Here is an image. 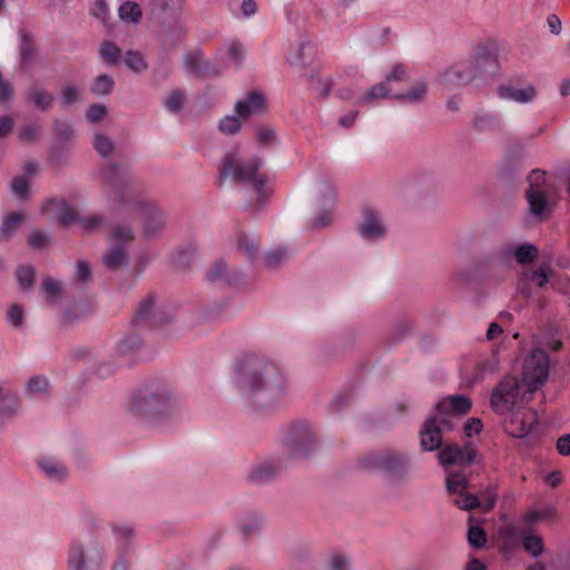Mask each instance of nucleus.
<instances>
[{
    "instance_id": "obj_51",
    "label": "nucleus",
    "mask_w": 570,
    "mask_h": 570,
    "mask_svg": "<svg viewBox=\"0 0 570 570\" xmlns=\"http://www.w3.org/2000/svg\"><path fill=\"white\" fill-rule=\"evenodd\" d=\"M196 255V248L193 245L181 247L177 249L175 256V263L179 268H186L189 266L193 257Z\"/></svg>"
},
{
    "instance_id": "obj_8",
    "label": "nucleus",
    "mask_w": 570,
    "mask_h": 570,
    "mask_svg": "<svg viewBox=\"0 0 570 570\" xmlns=\"http://www.w3.org/2000/svg\"><path fill=\"white\" fill-rule=\"evenodd\" d=\"M106 562V550L97 535L75 540L68 548L67 570H104Z\"/></svg>"
},
{
    "instance_id": "obj_1",
    "label": "nucleus",
    "mask_w": 570,
    "mask_h": 570,
    "mask_svg": "<svg viewBox=\"0 0 570 570\" xmlns=\"http://www.w3.org/2000/svg\"><path fill=\"white\" fill-rule=\"evenodd\" d=\"M105 195L114 197L121 213L136 215L141 220L142 236L157 237L167 226L165 212L140 196L139 186L127 165L111 164L101 170Z\"/></svg>"
},
{
    "instance_id": "obj_12",
    "label": "nucleus",
    "mask_w": 570,
    "mask_h": 570,
    "mask_svg": "<svg viewBox=\"0 0 570 570\" xmlns=\"http://www.w3.org/2000/svg\"><path fill=\"white\" fill-rule=\"evenodd\" d=\"M98 539L107 541L116 554H131L135 549V531L125 524H108L100 528Z\"/></svg>"
},
{
    "instance_id": "obj_59",
    "label": "nucleus",
    "mask_w": 570,
    "mask_h": 570,
    "mask_svg": "<svg viewBox=\"0 0 570 570\" xmlns=\"http://www.w3.org/2000/svg\"><path fill=\"white\" fill-rule=\"evenodd\" d=\"M7 320L12 326L19 327L23 320L22 307L17 304L12 305L8 311Z\"/></svg>"
},
{
    "instance_id": "obj_33",
    "label": "nucleus",
    "mask_w": 570,
    "mask_h": 570,
    "mask_svg": "<svg viewBox=\"0 0 570 570\" xmlns=\"http://www.w3.org/2000/svg\"><path fill=\"white\" fill-rule=\"evenodd\" d=\"M530 210L533 215H541L547 207L546 189H529L527 193Z\"/></svg>"
},
{
    "instance_id": "obj_42",
    "label": "nucleus",
    "mask_w": 570,
    "mask_h": 570,
    "mask_svg": "<svg viewBox=\"0 0 570 570\" xmlns=\"http://www.w3.org/2000/svg\"><path fill=\"white\" fill-rule=\"evenodd\" d=\"M428 92V87L424 82H417L410 88L405 94L395 95L394 98L397 100L407 99L411 102H420L423 100Z\"/></svg>"
},
{
    "instance_id": "obj_63",
    "label": "nucleus",
    "mask_w": 570,
    "mask_h": 570,
    "mask_svg": "<svg viewBox=\"0 0 570 570\" xmlns=\"http://www.w3.org/2000/svg\"><path fill=\"white\" fill-rule=\"evenodd\" d=\"M482 426L483 425L480 419L471 417L464 424V433L468 438H472L473 435L481 432Z\"/></svg>"
},
{
    "instance_id": "obj_64",
    "label": "nucleus",
    "mask_w": 570,
    "mask_h": 570,
    "mask_svg": "<svg viewBox=\"0 0 570 570\" xmlns=\"http://www.w3.org/2000/svg\"><path fill=\"white\" fill-rule=\"evenodd\" d=\"M556 448L560 455H570V434L567 433L558 438L556 442Z\"/></svg>"
},
{
    "instance_id": "obj_15",
    "label": "nucleus",
    "mask_w": 570,
    "mask_h": 570,
    "mask_svg": "<svg viewBox=\"0 0 570 570\" xmlns=\"http://www.w3.org/2000/svg\"><path fill=\"white\" fill-rule=\"evenodd\" d=\"M468 484V479L460 472H449L446 475V491L450 495H454L452 500L453 504L459 509L470 511L478 508L480 501L476 495L466 492Z\"/></svg>"
},
{
    "instance_id": "obj_38",
    "label": "nucleus",
    "mask_w": 570,
    "mask_h": 570,
    "mask_svg": "<svg viewBox=\"0 0 570 570\" xmlns=\"http://www.w3.org/2000/svg\"><path fill=\"white\" fill-rule=\"evenodd\" d=\"M22 219L21 213H10L0 227V242L10 238Z\"/></svg>"
},
{
    "instance_id": "obj_7",
    "label": "nucleus",
    "mask_w": 570,
    "mask_h": 570,
    "mask_svg": "<svg viewBox=\"0 0 570 570\" xmlns=\"http://www.w3.org/2000/svg\"><path fill=\"white\" fill-rule=\"evenodd\" d=\"M174 402L170 393L163 384L146 386L135 394L130 402V412L141 420H155L167 415Z\"/></svg>"
},
{
    "instance_id": "obj_57",
    "label": "nucleus",
    "mask_w": 570,
    "mask_h": 570,
    "mask_svg": "<svg viewBox=\"0 0 570 570\" xmlns=\"http://www.w3.org/2000/svg\"><path fill=\"white\" fill-rule=\"evenodd\" d=\"M529 189H544L546 171L533 169L528 176Z\"/></svg>"
},
{
    "instance_id": "obj_55",
    "label": "nucleus",
    "mask_w": 570,
    "mask_h": 570,
    "mask_svg": "<svg viewBox=\"0 0 570 570\" xmlns=\"http://www.w3.org/2000/svg\"><path fill=\"white\" fill-rule=\"evenodd\" d=\"M184 104V94L180 90H174L170 92L165 101V107L169 111H178Z\"/></svg>"
},
{
    "instance_id": "obj_30",
    "label": "nucleus",
    "mask_w": 570,
    "mask_h": 570,
    "mask_svg": "<svg viewBox=\"0 0 570 570\" xmlns=\"http://www.w3.org/2000/svg\"><path fill=\"white\" fill-rule=\"evenodd\" d=\"M206 279L209 283H235L236 278L234 275H229L227 271V264L219 259L213 264L206 274Z\"/></svg>"
},
{
    "instance_id": "obj_22",
    "label": "nucleus",
    "mask_w": 570,
    "mask_h": 570,
    "mask_svg": "<svg viewBox=\"0 0 570 570\" xmlns=\"http://www.w3.org/2000/svg\"><path fill=\"white\" fill-rule=\"evenodd\" d=\"M497 95L502 100H510L517 104H528L535 99L537 89L532 85L517 88L511 82L502 83L497 89Z\"/></svg>"
},
{
    "instance_id": "obj_36",
    "label": "nucleus",
    "mask_w": 570,
    "mask_h": 570,
    "mask_svg": "<svg viewBox=\"0 0 570 570\" xmlns=\"http://www.w3.org/2000/svg\"><path fill=\"white\" fill-rule=\"evenodd\" d=\"M119 17L122 21L137 23L141 19L142 12L138 3L126 1L119 7Z\"/></svg>"
},
{
    "instance_id": "obj_9",
    "label": "nucleus",
    "mask_w": 570,
    "mask_h": 570,
    "mask_svg": "<svg viewBox=\"0 0 570 570\" xmlns=\"http://www.w3.org/2000/svg\"><path fill=\"white\" fill-rule=\"evenodd\" d=\"M360 464L365 469L381 470L392 475L401 476L407 471L410 459L404 453L384 450L364 455L360 460Z\"/></svg>"
},
{
    "instance_id": "obj_26",
    "label": "nucleus",
    "mask_w": 570,
    "mask_h": 570,
    "mask_svg": "<svg viewBox=\"0 0 570 570\" xmlns=\"http://www.w3.org/2000/svg\"><path fill=\"white\" fill-rule=\"evenodd\" d=\"M529 529L525 527L521 528L514 523H508L499 529V534L502 538L505 546L514 547L522 543L523 538Z\"/></svg>"
},
{
    "instance_id": "obj_19",
    "label": "nucleus",
    "mask_w": 570,
    "mask_h": 570,
    "mask_svg": "<svg viewBox=\"0 0 570 570\" xmlns=\"http://www.w3.org/2000/svg\"><path fill=\"white\" fill-rule=\"evenodd\" d=\"M475 458L476 451L471 444H465L463 448L456 444H449L439 453V461L443 466L470 465L474 462Z\"/></svg>"
},
{
    "instance_id": "obj_35",
    "label": "nucleus",
    "mask_w": 570,
    "mask_h": 570,
    "mask_svg": "<svg viewBox=\"0 0 570 570\" xmlns=\"http://www.w3.org/2000/svg\"><path fill=\"white\" fill-rule=\"evenodd\" d=\"M99 55L108 66H115L120 61L121 50L116 43L104 41L100 46Z\"/></svg>"
},
{
    "instance_id": "obj_10",
    "label": "nucleus",
    "mask_w": 570,
    "mask_h": 570,
    "mask_svg": "<svg viewBox=\"0 0 570 570\" xmlns=\"http://www.w3.org/2000/svg\"><path fill=\"white\" fill-rule=\"evenodd\" d=\"M283 445L292 458H304L315 449L316 439L307 424L295 423L288 428Z\"/></svg>"
},
{
    "instance_id": "obj_17",
    "label": "nucleus",
    "mask_w": 570,
    "mask_h": 570,
    "mask_svg": "<svg viewBox=\"0 0 570 570\" xmlns=\"http://www.w3.org/2000/svg\"><path fill=\"white\" fill-rule=\"evenodd\" d=\"M538 423V414L534 410L520 407L511 411L507 419L504 429L513 438H523L532 432Z\"/></svg>"
},
{
    "instance_id": "obj_5",
    "label": "nucleus",
    "mask_w": 570,
    "mask_h": 570,
    "mask_svg": "<svg viewBox=\"0 0 570 570\" xmlns=\"http://www.w3.org/2000/svg\"><path fill=\"white\" fill-rule=\"evenodd\" d=\"M498 70V59L485 45L475 47L473 53L465 60L449 67L440 77V82L446 90L465 86L478 78L492 76Z\"/></svg>"
},
{
    "instance_id": "obj_62",
    "label": "nucleus",
    "mask_w": 570,
    "mask_h": 570,
    "mask_svg": "<svg viewBox=\"0 0 570 570\" xmlns=\"http://www.w3.org/2000/svg\"><path fill=\"white\" fill-rule=\"evenodd\" d=\"M275 131L268 127H259L256 132V139L262 145H269L275 140Z\"/></svg>"
},
{
    "instance_id": "obj_25",
    "label": "nucleus",
    "mask_w": 570,
    "mask_h": 570,
    "mask_svg": "<svg viewBox=\"0 0 570 570\" xmlns=\"http://www.w3.org/2000/svg\"><path fill=\"white\" fill-rule=\"evenodd\" d=\"M474 127L480 131H501L503 124L501 117L488 111H479L474 117Z\"/></svg>"
},
{
    "instance_id": "obj_27",
    "label": "nucleus",
    "mask_w": 570,
    "mask_h": 570,
    "mask_svg": "<svg viewBox=\"0 0 570 570\" xmlns=\"http://www.w3.org/2000/svg\"><path fill=\"white\" fill-rule=\"evenodd\" d=\"M314 55H315L314 45H312L311 42H302L297 47V49H295L287 56V61L292 66L302 67V66H306L307 63H309L311 60L313 59Z\"/></svg>"
},
{
    "instance_id": "obj_40",
    "label": "nucleus",
    "mask_w": 570,
    "mask_h": 570,
    "mask_svg": "<svg viewBox=\"0 0 570 570\" xmlns=\"http://www.w3.org/2000/svg\"><path fill=\"white\" fill-rule=\"evenodd\" d=\"M115 86V81L111 76L101 73L92 82L91 91L97 96L109 95Z\"/></svg>"
},
{
    "instance_id": "obj_39",
    "label": "nucleus",
    "mask_w": 570,
    "mask_h": 570,
    "mask_svg": "<svg viewBox=\"0 0 570 570\" xmlns=\"http://www.w3.org/2000/svg\"><path fill=\"white\" fill-rule=\"evenodd\" d=\"M488 537L479 524H470L468 529V542L472 548L481 549L487 544Z\"/></svg>"
},
{
    "instance_id": "obj_56",
    "label": "nucleus",
    "mask_w": 570,
    "mask_h": 570,
    "mask_svg": "<svg viewBox=\"0 0 570 570\" xmlns=\"http://www.w3.org/2000/svg\"><path fill=\"white\" fill-rule=\"evenodd\" d=\"M11 189L18 197H23L29 191V179L26 176H17L11 183Z\"/></svg>"
},
{
    "instance_id": "obj_21",
    "label": "nucleus",
    "mask_w": 570,
    "mask_h": 570,
    "mask_svg": "<svg viewBox=\"0 0 570 570\" xmlns=\"http://www.w3.org/2000/svg\"><path fill=\"white\" fill-rule=\"evenodd\" d=\"M471 401L462 394L451 395L439 401L434 413L439 416L449 417L453 422V415H464L471 410Z\"/></svg>"
},
{
    "instance_id": "obj_32",
    "label": "nucleus",
    "mask_w": 570,
    "mask_h": 570,
    "mask_svg": "<svg viewBox=\"0 0 570 570\" xmlns=\"http://www.w3.org/2000/svg\"><path fill=\"white\" fill-rule=\"evenodd\" d=\"M554 518V510L551 508L542 509V510H530L527 511L522 517V523L527 529H530L541 522L547 520H552Z\"/></svg>"
},
{
    "instance_id": "obj_50",
    "label": "nucleus",
    "mask_w": 570,
    "mask_h": 570,
    "mask_svg": "<svg viewBox=\"0 0 570 570\" xmlns=\"http://www.w3.org/2000/svg\"><path fill=\"white\" fill-rule=\"evenodd\" d=\"M237 245L239 250H243L248 258L254 257L258 248V242L256 238H250L246 234L240 233L237 236Z\"/></svg>"
},
{
    "instance_id": "obj_11",
    "label": "nucleus",
    "mask_w": 570,
    "mask_h": 570,
    "mask_svg": "<svg viewBox=\"0 0 570 570\" xmlns=\"http://www.w3.org/2000/svg\"><path fill=\"white\" fill-rule=\"evenodd\" d=\"M549 370V355L543 350H533L523 363V381L531 391L538 390L546 383Z\"/></svg>"
},
{
    "instance_id": "obj_58",
    "label": "nucleus",
    "mask_w": 570,
    "mask_h": 570,
    "mask_svg": "<svg viewBox=\"0 0 570 570\" xmlns=\"http://www.w3.org/2000/svg\"><path fill=\"white\" fill-rule=\"evenodd\" d=\"M107 114V108L104 105L94 104L86 111V118L90 122L100 121Z\"/></svg>"
},
{
    "instance_id": "obj_37",
    "label": "nucleus",
    "mask_w": 570,
    "mask_h": 570,
    "mask_svg": "<svg viewBox=\"0 0 570 570\" xmlns=\"http://www.w3.org/2000/svg\"><path fill=\"white\" fill-rule=\"evenodd\" d=\"M126 66L134 72L140 73L148 69V63L144 55L136 50H129L125 55Z\"/></svg>"
},
{
    "instance_id": "obj_34",
    "label": "nucleus",
    "mask_w": 570,
    "mask_h": 570,
    "mask_svg": "<svg viewBox=\"0 0 570 570\" xmlns=\"http://www.w3.org/2000/svg\"><path fill=\"white\" fill-rule=\"evenodd\" d=\"M523 549L537 558L542 554L544 546L543 540L540 535L532 533V530H528L522 541Z\"/></svg>"
},
{
    "instance_id": "obj_23",
    "label": "nucleus",
    "mask_w": 570,
    "mask_h": 570,
    "mask_svg": "<svg viewBox=\"0 0 570 570\" xmlns=\"http://www.w3.org/2000/svg\"><path fill=\"white\" fill-rule=\"evenodd\" d=\"M265 97L258 91H250L243 100L235 104V112L242 119L261 114L265 108Z\"/></svg>"
},
{
    "instance_id": "obj_28",
    "label": "nucleus",
    "mask_w": 570,
    "mask_h": 570,
    "mask_svg": "<svg viewBox=\"0 0 570 570\" xmlns=\"http://www.w3.org/2000/svg\"><path fill=\"white\" fill-rule=\"evenodd\" d=\"M19 406V399L11 390L0 386V421L13 415Z\"/></svg>"
},
{
    "instance_id": "obj_43",
    "label": "nucleus",
    "mask_w": 570,
    "mask_h": 570,
    "mask_svg": "<svg viewBox=\"0 0 570 570\" xmlns=\"http://www.w3.org/2000/svg\"><path fill=\"white\" fill-rule=\"evenodd\" d=\"M538 256V248L531 244H522L514 250V257L518 263L527 264L533 262Z\"/></svg>"
},
{
    "instance_id": "obj_2",
    "label": "nucleus",
    "mask_w": 570,
    "mask_h": 570,
    "mask_svg": "<svg viewBox=\"0 0 570 570\" xmlns=\"http://www.w3.org/2000/svg\"><path fill=\"white\" fill-rule=\"evenodd\" d=\"M45 214H52L63 226L79 225L88 233L108 228L110 238L119 245L111 246L102 256V264L110 271H116L128 263V253L124 245L135 238L132 228L125 224L110 225L101 215L94 214L80 216L78 212L65 200L50 199L42 206Z\"/></svg>"
},
{
    "instance_id": "obj_46",
    "label": "nucleus",
    "mask_w": 570,
    "mask_h": 570,
    "mask_svg": "<svg viewBox=\"0 0 570 570\" xmlns=\"http://www.w3.org/2000/svg\"><path fill=\"white\" fill-rule=\"evenodd\" d=\"M48 380L45 376L36 375L27 383V393L30 396H41L47 393Z\"/></svg>"
},
{
    "instance_id": "obj_31",
    "label": "nucleus",
    "mask_w": 570,
    "mask_h": 570,
    "mask_svg": "<svg viewBox=\"0 0 570 570\" xmlns=\"http://www.w3.org/2000/svg\"><path fill=\"white\" fill-rule=\"evenodd\" d=\"M26 98L32 100L35 106L41 111L48 110L53 102V96L48 90L36 85L29 88L26 92Z\"/></svg>"
},
{
    "instance_id": "obj_20",
    "label": "nucleus",
    "mask_w": 570,
    "mask_h": 570,
    "mask_svg": "<svg viewBox=\"0 0 570 570\" xmlns=\"http://www.w3.org/2000/svg\"><path fill=\"white\" fill-rule=\"evenodd\" d=\"M363 223L358 226V233L364 240H377L385 236V227L380 214L370 207L362 210Z\"/></svg>"
},
{
    "instance_id": "obj_24",
    "label": "nucleus",
    "mask_w": 570,
    "mask_h": 570,
    "mask_svg": "<svg viewBox=\"0 0 570 570\" xmlns=\"http://www.w3.org/2000/svg\"><path fill=\"white\" fill-rule=\"evenodd\" d=\"M278 472V466L273 462H262L253 466L249 479L253 483L264 484L272 481Z\"/></svg>"
},
{
    "instance_id": "obj_49",
    "label": "nucleus",
    "mask_w": 570,
    "mask_h": 570,
    "mask_svg": "<svg viewBox=\"0 0 570 570\" xmlns=\"http://www.w3.org/2000/svg\"><path fill=\"white\" fill-rule=\"evenodd\" d=\"M20 56L21 62L24 67H27L33 58V45L31 37L26 32H21V41H20Z\"/></svg>"
},
{
    "instance_id": "obj_16",
    "label": "nucleus",
    "mask_w": 570,
    "mask_h": 570,
    "mask_svg": "<svg viewBox=\"0 0 570 570\" xmlns=\"http://www.w3.org/2000/svg\"><path fill=\"white\" fill-rule=\"evenodd\" d=\"M184 67L187 72L198 78H209L218 76L225 69V65L219 60H207L202 50H195L184 55Z\"/></svg>"
},
{
    "instance_id": "obj_18",
    "label": "nucleus",
    "mask_w": 570,
    "mask_h": 570,
    "mask_svg": "<svg viewBox=\"0 0 570 570\" xmlns=\"http://www.w3.org/2000/svg\"><path fill=\"white\" fill-rule=\"evenodd\" d=\"M171 315L163 309L155 308V297L148 295L137 308L132 324L138 327H156L170 320Z\"/></svg>"
},
{
    "instance_id": "obj_54",
    "label": "nucleus",
    "mask_w": 570,
    "mask_h": 570,
    "mask_svg": "<svg viewBox=\"0 0 570 570\" xmlns=\"http://www.w3.org/2000/svg\"><path fill=\"white\" fill-rule=\"evenodd\" d=\"M41 289L46 294L48 302L55 301L61 292L60 285L51 278H46L42 282Z\"/></svg>"
},
{
    "instance_id": "obj_14",
    "label": "nucleus",
    "mask_w": 570,
    "mask_h": 570,
    "mask_svg": "<svg viewBox=\"0 0 570 570\" xmlns=\"http://www.w3.org/2000/svg\"><path fill=\"white\" fill-rule=\"evenodd\" d=\"M454 425L449 417H441L433 413L424 423L420 432L421 446L425 451H434L442 444V433L451 431Z\"/></svg>"
},
{
    "instance_id": "obj_13",
    "label": "nucleus",
    "mask_w": 570,
    "mask_h": 570,
    "mask_svg": "<svg viewBox=\"0 0 570 570\" xmlns=\"http://www.w3.org/2000/svg\"><path fill=\"white\" fill-rule=\"evenodd\" d=\"M519 381L514 376H504L492 391L490 404L498 414L513 411L519 397Z\"/></svg>"
},
{
    "instance_id": "obj_29",
    "label": "nucleus",
    "mask_w": 570,
    "mask_h": 570,
    "mask_svg": "<svg viewBox=\"0 0 570 570\" xmlns=\"http://www.w3.org/2000/svg\"><path fill=\"white\" fill-rule=\"evenodd\" d=\"M39 466L45 475L52 481H59L65 478L66 468L55 458L46 456L39 461Z\"/></svg>"
},
{
    "instance_id": "obj_48",
    "label": "nucleus",
    "mask_w": 570,
    "mask_h": 570,
    "mask_svg": "<svg viewBox=\"0 0 570 570\" xmlns=\"http://www.w3.org/2000/svg\"><path fill=\"white\" fill-rule=\"evenodd\" d=\"M326 570H353V567L347 556L334 553L328 558Z\"/></svg>"
},
{
    "instance_id": "obj_53",
    "label": "nucleus",
    "mask_w": 570,
    "mask_h": 570,
    "mask_svg": "<svg viewBox=\"0 0 570 570\" xmlns=\"http://www.w3.org/2000/svg\"><path fill=\"white\" fill-rule=\"evenodd\" d=\"M35 277V271L31 266H20L17 269V278L22 289H27L32 286Z\"/></svg>"
},
{
    "instance_id": "obj_6",
    "label": "nucleus",
    "mask_w": 570,
    "mask_h": 570,
    "mask_svg": "<svg viewBox=\"0 0 570 570\" xmlns=\"http://www.w3.org/2000/svg\"><path fill=\"white\" fill-rule=\"evenodd\" d=\"M262 165L263 161L258 157H252L243 163L236 153H228L222 160L219 178L250 185L257 193V200L263 203L267 197V177L261 171Z\"/></svg>"
},
{
    "instance_id": "obj_47",
    "label": "nucleus",
    "mask_w": 570,
    "mask_h": 570,
    "mask_svg": "<svg viewBox=\"0 0 570 570\" xmlns=\"http://www.w3.org/2000/svg\"><path fill=\"white\" fill-rule=\"evenodd\" d=\"M81 100L82 91L76 85H66L61 88V102L63 106H70Z\"/></svg>"
},
{
    "instance_id": "obj_44",
    "label": "nucleus",
    "mask_w": 570,
    "mask_h": 570,
    "mask_svg": "<svg viewBox=\"0 0 570 570\" xmlns=\"http://www.w3.org/2000/svg\"><path fill=\"white\" fill-rule=\"evenodd\" d=\"M242 118L238 115L225 116L219 120L218 129L226 135H234L242 128Z\"/></svg>"
},
{
    "instance_id": "obj_60",
    "label": "nucleus",
    "mask_w": 570,
    "mask_h": 570,
    "mask_svg": "<svg viewBox=\"0 0 570 570\" xmlns=\"http://www.w3.org/2000/svg\"><path fill=\"white\" fill-rule=\"evenodd\" d=\"M498 370V360L493 355L487 360L481 361L478 364V375H484L488 373H493Z\"/></svg>"
},
{
    "instance_id": "obj_61",
    "label": "nucleus",
    "mask_w": 570,
    "mask_h": 570,
    "mask_svg": "<svg viewBox=\"0 0 570 570\" xmlns=\"http://www.w3.org/2000/svg\"><path fill=\"white\" fill-rule=\"evenodd\" d=\"M90 13L101 20L102 22H106L107 16H108V7L105 0H96Z\"/></svg>"
},
{
    "instance_id": "obj_3",
    "label": "nucleus",
    "mask_w": 570,
    "mask_h": 570,
    "mask_svg": "<svg viewBox=\"0 0 570 570\" xmlns=\"http://www.w3.org/2000/svg\"><path fill=\"white\" fill-rule=\"evenodd\" d=\"M240 384L258 407L272 409L285 394V377L274 362L250 355L244 357L237 368Z\"/></svg>"
},
{
    "instance_id": "obj_45",
    "label": "nucleus",
    "mask_w": 570,
    "mask_h": 570,
    "mask_svg": "<svg viewBox=\"0 0 570 570\" xmlns=\"http://www.w3.org/2000/svg\"><path fill=\"white\" fill-rule=\"evenodd\" d=\"M389 92L387 82H379L358 99V104L364 105L374 99L387 97Z\"/></svg>"
},
{
    "instance_id": "obj_52",
    "label": "nucleus",
    "mask_w": 570,
    "mask_h": 570,
    "mask_svg": "<svg viewBox=\"0 0 570 570\" xmlns=\"http://www.w3.org/2000/svg\"><path fill=\"white\" fill-rule=\"evenodd\" d=\"M95 149L102 156L108 157L114 150L112 141L105 135L98 134L94 140Z\"/></svg>"
},
{
    "instance_id": "obj_41",
    "label": "nucleus",
    "mask_w": 570,
    "mask_h": 570,
    "mask_svg": "<svg viewBox=\"0 0 570 570\" xmlns=\"http://www.w3.org/2000/svg\"><path fill=\"white\" fill-rule=\"evenodd\" d=\"M140 346V337L136 334H129L118 342L117 352L122 355H129L138 351Z\"/></svg>"
},
{
    "instance_id": "obj_4",
    "label": "nucleus",
    "mask_w": 570,
    "mask_h": 570,
    "mask_svg": "<svg viewBox=\"0 0 570 570\" xmlns=\"http://www.w3.org/2000/svg\"><path fill=\"white\" fill-rule=\"evenodd\" d=\"M498 70V59L485 45L475 47L473 53L465 60L449 67L440 77V82L446 90L465 86L478 78L492 76Z\"/></svg>"
}]
</instances>
